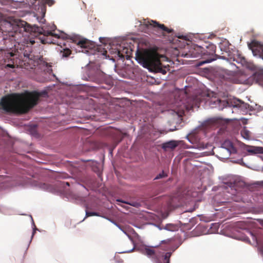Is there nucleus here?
I'll return each instance as SVG.
<instances>
[{
  "label": "nucleus",
  "instance_id": "obj_4",
  "mask_svg": "<svg viewBox=\"0 0 263 263\" xmlns=\"http://www.w3.org/2000/svg\"><path fill=\"white\" fill-rule=\"evenodd\" d=\"M216 46L213 44L206 43L204 46H196L192 51L191 55L194 58L201 57L204 59L199 62V65H202L205 63H210L217 58L215 54Z\"/></svg>",
  "mask_w": 263,
  "mask_h": 263
},
{
  "label": "nucleus",
  "instance_id": "obj_2",
  "mask_svg": "<svg viewBox=\"0 0 263 263\" xmlns=\"http://www.w3.org/2000/svg\"><path fill=\"white\" fill-rule=\"evenodd\" d=\"M160 54L153 49H138L136 54V60L143 67L151 71L166 73V67H163L160 61Z\"/></svg>",
  "mask_w": 263,
  "mask_h": 263
},
{
  "label": "nucleus",
  "instance_id": "obj_5",
  "mask_svg": "<svg viewBox=\"0 0 263 263\" xmlns=\"http://www.w3.org/2000/svg\"><path fill=\"white\" fill-rule=\"evenodd\" d=\"M142 253L150 258L155 263H170L171 252L164 254L158 246H145L141 249Z\"/></svg>",
  "mask_w": 263,
  "mask_h": 263
},
{
  "label": "nucleus",
  "instance_id": "obj_23",
  "mask_svg": "<svg viewBox=\"0 0 263 263\" xmlns=\"http://www.w3.org/2000/svg\"><path fill=\"white\" fill-rule=\"evenodd\" d=\"M92 216H99V214L96 212H91L86 211V217H88Z\"/></svg>",
  "mask_w": 263,
  "mask_h": 263
},
{
  "label": "nucleus",
  "instance_id": "obj_33",
  "mask_svg": "<svg viewBox=\"0 0 263 263\" xmlns=\"http://www.w3.org/2000/svg\"><path fill=\"white\" fill-rule=\"evenodd\" d=\"M66 184L68 186L69 185V183L68 182H66Z\"/></svg>",
  "mask_w": 263,
  "mask_h": 263
},
{
  "label": "nucleus",
  "instance_id": "obj_17",
  "mask_svg": "<svg viewBox=\"0 0 263 263\" xmlns=\"http://www.w3.org/2000/svg\"><path fill=\"white\" fill-rule=\"evenodd\" d=\"M231 184V190H234L237 192H239L241 191L240 188H242L245 185V182L242 181L235 180L233 183Z\"/></svg>",
  "mask_w": 263,
  "mask_h": 263
},
{
  "label": "nucleus",
  "instance_id": "obj_8",
  "mask_svg": "<svg viewBox=\"0 0 263 263\" xmlns=\"http://www.w3.org/2000/svg\"><path fill=\"white\" fill-rule=\"evenodd\" d=\"M132 50L125 45H120L117 49V54L119 57L124 58L126 57L128 59L132 54Z\"/></svg>",
  "mask_w": 263,
  "mask_h": 263
},
{
  "label": "nucleus",
  "instance_id": "obj_32",
  "mask_svg": "<svg viewBox=\"0 0 263 263\" xmlns=\"http://www.w3.org/2000/svg\"><path fill=\"white\" fill-rule=\"evenodd\" d=\"M221 58L223 59H226V57H224V56L221 57Z\"/></svg>",
  "mask_w": 263,
  "mask_h": 263
},
{
  "label": "nucleus",
  "instance_id": "obj_14",
  "mask_svg": "<svg viewBox=\"0 0 263 263\" xmlns=\"http://www.w3.org/2000/svg\"><path fill=\"white\" fill-rule=\"evenodd\" d=\"M178 145V142L174 140L165 142L162 144V148L165 151L173 150Z\"/></svg>",
  "mask_w": 263,
  "mask_h": 263
},
{
  "label": "nucleus",
  "instance_id": "obj_18",
  "mask_svg": "<svg viewBox=\"0 0 263 263\" xmlns=\"http://www.w3.org/2000/svg\"><path fill=\"white\" fill-rule=\"evenodd\" d=\"M247 152L249 153L253 154H263V147L250 146L249 148L247 149Z\"/></svg>",
  "mask_w": 263,
  "mask_h": 263
},
{
  "label": "nucleus",
  "instance_id": "obj_15",
  "mask_svg": "<svg viewBox=\"0 0 263 263\" xmlns=\"http://www.w3.org/2000/svg\"><path fill=\"white\" fill-rule=\"evenodd\" d=\"M70 40L82 48H87L89 46V42L86 39L80 40L77 37H72Z\"/></svg>",
  "mask_w": 263,
  "mask_h": 263
},
{
  "label": "nucleus",
  "instance_id": "obj_22",
  "mask_svg": "<svg viewBox=\"0 0 263 263\" xmlns=\"http://www.w3.org/2000/svg\"><path fill=\"white\" fill-rule=\"evenodd\" d=\"M212 103H213V104L215 105L216 107L217 104H219L221 103V100L219 99L215 98L214 99H211L210 101V104L212 105Z\"/></svg>",
  "mask_w": 263,
  "mask_h": 263
},
{
  "label": "nucleus",
  "instance_id": "obj_26",
  "mask_svg": "<svg viewBox=\"0 0 263 263\" xmlns=\"http://www.w3.org/2000/svg\"><path fill=\"white\" fill-rule=\"evenodd\" d=\"M117 201L118 202H121L124 203H128V202H125V201H123V200H120V199H118V200H117Z\"/></svg>",
  "mask_w": 263,
  "mask_h": 263
},
{
  "label": "nucleus",
  "instance_id": "obj_29",
  "mask_svg": "<svg viewBox=\"0 0 263 263\" xmlns=\"http://www.w3.org/2000/svg\"><path fill=\"white\" fill-rule=\"evenodd\" d=\"M240 199H234L235 201L239 202L240 201Z\"/></svg>",
  "mask_w": 263,
  "mask_h": 263
},
{
  "label": "nucleus",
  "instance_id": "obj_16",
  "mask_svg": "<svg viewBox=\"0 0 263 263\" xmlns=\"http://www.w3.org/2000/svg\"><path fill=\"white\" fill-rule=\"evenodd\" d=\"M39 1H41L43 3L48 5L49 6H51L55 3L54 0H26V3L28 4L29 7H33L35 5L36 3Z\"/></svg>",
  "mask_w": 263,
  "mask_h": 263
},
{
  "label": "nucleus",
  "instance_id": "obj_10",
  "mask_svg": "<svg viewBox=\"0 0 263 263\" xmlns=\"http://www.w3.org/2000/svg\"><path fill=\"white\" fill-rule=\"evenodd\" d=\"M249 46L254 55H259L263 59V45L257 42H252Z\"/></svg>",
  "mask_w": 263,
  "mask_h": 263
},
{
  "label": "nucleus",
  "instance_id": "obj_7",
  "mask_svg": "<svg viewBox=\"0 0 263 263\" xmlns=\"http://www.w3.org/2000/svg\"><path fill=\"white\" fill-rule=\"evenodd\" d=\"M53 30H47L42 28L39 31L41 36L40 39L42 44H55V39L61 37L60 35L53 32Z\"/></svg>",
  "mask_w": 263,
  "mask_h": 263
},
{
  "label": "nucleus",
  "instance_id": "obj_12",
  "mask_svg": "<svg viewBox=\"0 0 263 263\" xmlns=\"http://www.w3.org/2000/svg\"><path fill=\"white\" fill-rule=\"evenodd\" d=\"M221 148L226 149L229 154H235L237 152L236 148L229 140H226L222 143Z\"/></svg>",
  "mask_w": 263,
  "mask_h": 263
},
{
  "label": "nucleus",
  "instance_id": "obj_19",
  "mask_svg": "<svg viewBox=\"0 0 263 263\" xmlns=\"http://www.w3.org/2000/svg\"><path fill=\"white\" fill-rule=\"evenodd\" d=\"M71 53V51L67 48H64L61 50L60 54L62 58H67Z\"/></svg>",
  "mask_w": 263,
  "mask_h": 263
},
{
  "label": "nucleus",
  "instance_id": "obj_1",
  "mask_svg": "<svg viewBox=\"0 0 263 263\" xmlns=\"http://www.w3.org/2000/svg\"><path fill=\"white\" fill-rule=\"evenodd\" d=\"M46 91H33L26 96L14 95L3 98L1 106L7 112L14 114H25L37 104L40 97L46 96Z\"/></svg>",
  "mask_w": 263,
  "mask_h": 263
},
{
  "label": "nucleus",
  "instance_id": "obj_11",
  "mask_svg": "<svg viewBox=\"0 0 263 263\" xmlns=\"http://www.w3.org/2000/svg\"><path fill=\"white\" fill-rule=\"evenodd\" d=\"M224 80H227L233 83H238V74L234 71L225 70L223 74Z\"/></svg>",
  "mask_w": 263,
  "mask_h": 263
},
{
  "label": "nucleus",
  "instance_id": "obj_25",
  "mask_svg": "<svg viewBox=\"0 0 263 263\" xmlns=\"http://www.w3.org/2000/svg\"><path fill=\"white\" fill-rule=\"evenodd\" d=\"M183 147L184 148H191V147L193 148V146H189V145H187L186 144H183Z\"/></svg>",
  "mask_w": 263,
  "mask_h": 263
},
{
  "label": "nucleus",
  "instance_id": "obj_3",
  "mask_svg": "<svg viewBox=\"0 0 263 263\" xmlns=\"http://www.w3.org/2000/svg\"><path fill=\"white\" fill-rule=\"evenodd\" d=\"M20 25H18L16 26H14L13 28V31L9 32L8 37H6L4 39V44L5 45L6 50L9 51L11 50L12 51L7 53V57H13L14 54L13 51L15 50H17L16 48V44L18 45L21 42V38L23 37V32H24L26 29L24 27H20ZM5 49H1L0 51H2Z\"/></svg>",
  "mask_w": 263,
  "mask_h": 263
},
{
  "label": "nucleus",
  "instance_id": "obj_24",
  "mask_svg": "<svg viewBox=\"0 0 263 263\" xmlns=\"http://www.w3.org/2000/svg\"><path fill=\"white\" fill-rule=\"evenodd\" d=\"M176 227L171 224H167L166 226V229L169 231H174L175 230Z\"/></svg>",
  "mask_w": 263,
  "mask_h": 263
},
{
  "label": "nucleus",
  "instance_id": "obj_21",
  "mask_svg": "<svg viewBox=\"0 0 263 263\" xmlns=\"http://www.w3.org/2000/svg\"><path fill=\"white\" fill-rule=\"evenodd\" d=\"M167 176V174L164 173V171H162V173L159 174L156 176L154 180H158L162 178H164Z\"/></svg>",
  "mask_w": 263,
  "mask_h": 263
},
{
  "label": "nucleus",
  "instance_id": "obj_20",
  "mask_svg": "<svg viewBox=\"0 0 263 263\" xmlns=\"http://www.w3.org/2000/svg\"><path fill=\"white\" fill-rule=\"evenodd\" d=\"M241 136L246 139H249L250 137V132L246 129H243L241 130Z\"/></svg>",
  "mask_w": 263,
  "mask_h": 263
},
{
  "label": "nucleus",
  "instance_id": "obj_31",
  "mask_svg": "<svg viewBox=\"0 0 263 263\" xmlns=\"http://www.w3.org/2000/svg\"><path fill=\"white\" fill-rule=\"evenodd\" d=\"M65 35H66V34H64V35H62V38H65Z\"/></svg>",
  "mask_w": 263,
  "mask_h": 263
},
{
  "label": "nucleus",
  "instance_id": "obj_30",
  "mask_svg": "<svg viewBox=\"0 0 263 263\" xmlns=\"http://www.w3.org/2000/svg\"><path fill=\"white\" fill-rule=\"evenodd\" d=\"M24 55H25V57H28L29 54H28V53H26V54L25 53H24Z\"/></svg>",
  "mask_w": 263,
  "mask_h": 263
},
{
  "label": "nucleus",
  "instance_id": "obj_28",
  "mask_svg": "<svg viewBox=\"0 0 263 263\" xmlns=\"http://www.w3.org/2000/svg\"><path fill=\"white\" fill-rule=\"evenodd\" d=\"M34 43H35V42L34 41H30V45H33Z\"/></svg>",
  "mask_w": 263,
  "mask_h": 263
},
{
  "label": "nucleus",
  "instance_id": "obj_13",
  "mask_svg": "<svg viewBox=\"0 0 263 263\" xmlns=\"http://www.w3.org/2000/svg\"><path fill=\"white\" fill-rule=\"evenodd\" d=\"M89 80L90 81L95 82L96 83H99L100 81V78L102 75L101 72L97 70L94 72L92 70H90L87 73Z\"/></svg>",
  "mask_w": 263,
  "mask_h": 263
},
{
  "label": "nucleus",
  "instance_id": "obj_9",
  "mask_svg": "<svg viewBox=\"0 0 263 263\" xmlns=\"http://www.w3.org/2000/svg\"><path fill=\"white\" fill-rule=\"evenodd\" d=\"M186 138L193 144V148H203L204 145L199 143V138L198 136L195 133H190L186 136Z\"/></svg>",
  "mask_w": 263,
  "mask_h": 263
},
{
  "label": "nucleus",
  "instance_id": "obj_27",
  "mask_svg": "<svg viewBox=\"0 0 263 263\" xmlns=\"http://www.w3.org/2000/svg\"><path fill=\"white\" fill-rule=\"evenodd\" d=\"M7 66L9 67H11V68H13L14 67V65H11V64H7Z\"/></svg>",
  "mask_w": 263,
  "mask_h": 263
},
{
  "label": "nucleus",
  "instance_id": "obj_6",
  "mask_svg": "<svg viewBox=\"0 0 263 263\" xmlns=\"http://www.w3.org/2000/svg\"><path fill=\"white\" fill-rule=\"evenodd\" d=\"M140 28L144 32H147L149 29H152L156 30H161L168 33L173 31V29L168 28L164 24H159L155 21L146 19L140 21Z\"/></svg>",
  "mask_w": 263,
  "mask_h": 263
}]
</instances>
